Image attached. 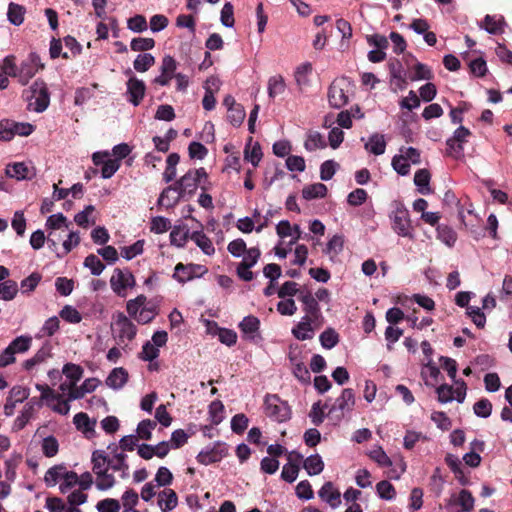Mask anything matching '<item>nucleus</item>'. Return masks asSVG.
Here are the masks:
<instances>
[{
    "label": "nucleus",
    "mask_w": 512,
    "mask_h": 512,
    "mask_svg": "<svg viewBox=\"0 0 512 512\" xmlns=\"http://www.w3.org/2000/svg\"><path fill=\"white\" fill-rule=\"evenodd\" d=\"M299 300L303 303L305 313L312 314L313 316L322 315L317 299L310 292L301 293Z\"/></svg>",
    "instance_id": "c85d7f7f"
},
{
    "label": "nucleus",
    "mask_w": 512,
    "mask_h": 512,
    "mask_svg": "<svg viewBox=\"0 0 512 512\" xmlns=\"http://www.w3.org/2000/svg\"><path fill=\"white\" fill-rule=\"evenodd\" d=\"M92 471L96 476L95 485L98 490L106 491L115 485V477L109 473L108 456L103 450H95L91 456Z\"/></svg>",
    "instance_id": "f03ea898"
},
{
    "label": "nucleus",
    "mask_w": 512,
    "mask_h": 512,
    "mask_svg": "<svg viewBox=\"0 0 512 512\" xmlns=\"http://www.w3.org/2000/svg\"><path fill=\"white\" fill-rule=\"evenodd\" d=\"M265 414L272 420L282 423L290 419L291 409L286 401L280 399L276 394H269L265 397Z\"/></svg>",
    "instance_id": "39448f33"
},
{
    "label": "nucleus",
    "mask_w": 512,
    "mask_h": 512,
    "mask_svg": "<svg viewBox=\"0 0 512 512\" xmlns=\"http://www.w3.org/2000/svg\"><path fill=\"white\" fill-rule=\"evenodd\" d=\"M239 329L243 334V338L248 341L258 343L262 340L259 332L260 320L253 315L244 317L243 320L239 323Z\"/></svg>",
    "instance_id": "ddd939ff"
},
{
    "label": "nucleus",
    "mask_w": 512,
    "mask_h": 512,
    "mask_svg": "<svg viewBox=\"0 0 512 512\" xmlns=\"http://www.w3.org/2000/svg\"><path fill=\"white\" fill-rule=\"evenodd\" d=\"M96 508L98 512H119L121 505L120 502L113 498H106L97 503Z\"/></svg>",
    "instance_id": "774afa93"
},
{
    "label": "nucleus",
    "mask_w": 512,
    "mask_h": 512,
    "mask_svg": "<svg viewBox=\"0 0 512 512\" xmlns=\"http://www.w3.org/2000/svg\"><path fill=\"white\" fill-rule=\"evenodd\" d=\"M437 399L440 403L446 404L456 400V387L449 384H441L436 388Z\"/></svg>",
    "instance_id": "37998d69"
},
{
    "label": "nucleus",
    "mask_w": 512,
    "mask_h": 512,
    "mask_svg": "<svg viewBox=\"0 0 512 512\" xmlns=\"http://www.w3.org/2000/svg\"><path fill=\"white\" fill-rule=\"evenodd\" d=\"M73 424L86 438H92L95 435L96 420L90 419L86 413H77L73 418Z\"/></svg>",
    "instance_id": "f3484780"
},
{
    "label": "nucleus",
    "mask_w": 512,
    "mask_h": 512,
    "mask_svg": "<svg viewBox=\"0 0 512 512\" xmlns=\"http://www.w3.org/2000/svg\"><path fill=\"white\" fill-rule=\"evenodd\" d=\"M429 183L430 173L427 169H420L415 173L414 184L417 186V190L420 194L428 195L432 192Z\"/></svg>",
    "instance_id": "c756f323"
},
{
    "label": "nucleus",
    "mask_w": 512,
    "mask_h": 512,
    "mask_svg": "<svg viewBox=\"0 0 512 512\" xmlns=\"http://www.w3.org/2000/svg\"><path fill=\"white\" fill-rule=\"evenodd\" d=\"M312 73V65L309 62L299 65L294 73L296 84L300 89L309 85V76Z\"/></svg>",
    "instance_id": "2f4dec72"
},
{
    "label": "nucleus",
    "mask_w": 512,
    "mask_h": 512,
    "mask_svg": "<svg viewBox=\"0 0 512 512\" xmlns=\"http://www.w3.org/2000/svg\"><path fill=\"white\" fill-rule=\"evenodd\" d=\"M158 314V307L156 304L151 302H146L145 306L139 311V314L136 316L135 320L140 324H147L151 322L156 315Z\"/></svg>",
    "instance_id": "e433bc0d"
},
{
    "label": "nucleus",
    "mask_w": 512,
    "mask_h": 512,
    "mask_svg": "<svg viewBox=\"0 0 512 512\" xmlns=\"http://www.w3.org/2000/svg\"><path fill=\"white\" fill-rule=\"evenodd\" d=\"M202 179L207 180V173L206 170L201 167L189 170L174 184L186 198L194 195Z\"/></svg>",
    "instance_id": "423d86ee"
},
{
    "label": "nucleus",
    "mask_w": 512,
    "mask_h": 512,
    "mask_svg": "<svg viewBox=\"0 0 512 512\" xmlns=\"http://www.w3.org/2000/svg\"><path fill=\"white\" fill-rule=\"evenodd\" d=\"M190 239L202 250L206 255H213L215 248L210 238L203 231H194L190 235Z\"/></svg>",
    "instance_id": "b1692460"
},
{
    "label": "nucleus",
    "mask_w": 512,
    "mask_h": 512,
    "mask_svg": "<svg viewBox=\"0 0 512 512\" xmlns=\"http://www.w3.org/2000/svg\"><path fill=\"white\" fill-rule=\"evenodd\" d=\"M319 497L335 509L341 504V494L338 489L334 487L332 482H325L318 491Z\"/></svg>",
    "instance_id": "dca6fc26"
},
{
    "label": "nucleus",
    "mask_w": 512,
    "mask_h": 512,
    "mask_svg": "<svg viewBox=\"0 0 512 512\" xmlns=\"http://www.w3.org/2000/svg\"><path fill=\"white\" fill-rule=\"evenodd\" d=\"M504 21L502 18L497 19L495 16L486 15L481 27L490 34H499L503 31Z\"/></svg>",
    "instance_id": "a18cd8bd"
},
{
    "label": "nucleus",
    "mask_w": 512,
    "mask_h": 512,
    "mask_svg": "<svg viewBox=\"0 0 512 512\" xmlns=\"http://www.w3.org/2000/svg\"><path fill=\"white\" fill-rule=\"evenodd\" d=\"M32 345V337L29 335H21L16 337L8 346L16 353H24L30 349Z\"/></svg>",
    "instance_id": "09e8293b"
},
{
    "label": "nucleus",
    "mask_w": 512,
    "mask_h": 512,
    "mask_svg": "<svg viewBox=\"0 0 512 512\" xmlns=\"http://www.w3.org/2000/svg\"><path fill=\"white\" fill-rule=\"evenodd\" d=\"M6 175L17 180L31 179L35 172L32 167L23 162H17L6 167Z\"/></svg>",
    "instance_id": "6ab92c4d"
},
{
    "label": "nucleus",
    "mask_w": 512,
    "mask_h": 512,
    "mask_svg": "<svg viewBox=\"0 0 512 512\" xmlns=\"http://www.w3.org/2000/svg\"><path fill=\"white\" fill-rule=\"evenodd\" d=\"M224 406L220 401H213L209 405L210 421L213 425H218L224 419Z\"/></svg>",
    "instance_id": "0e129e2a"
},
{
    "label": "nucleus",
    "mask_w": 512,
    "mask_h": 512,
    "mask_svg": "<svg viewBox=\"0 0 512 512\" xmlns=\"http://www.w3.org/2000/svg\"><path fill=\"white\" fill-rule=\"evenodd\" d=\"M123 511H137L135 506L139 502V495L133 489L126 490L121 497Z\"/></svg>",
    "instance_id": "603ef678"
},
{
    "label": "nucleus",
    "mask_w": 512,
    "mask_h": 512,
    "mask_svg": "<svg viewBox=\"0 0 512 512\" xmlns=\"http://www.w3.org/2000/svg\"><path fill=\"white\" fill-rule=\"evenodd\" d=\"M327 193V187L322 183H314L303 188L302 195L306 200L323 198Z\"/></svg>",
    "instance_id": "4c0bfd02"
},
{
    "label": "nucleus",
    "mask_w": 512,
    "mask_h": 512,
    "mask_svg": "<svg viewBox=\"0 0 512 512\" xmlns=\"http://www.w3.org/2000/svg\"><path fill=\"white\" fill-rule=\"evenodd\" d=\"M348 100V84L346 81H333L328 90V101L330 106L340 109L348 103Z\"/></svg>",
    "instance_id": "f8f14e48"
},
{
    "label": "nucleus",
    "mask_w": 512,
    "mask_h": 512,
    "mask_svg": "<svg viewBox=\"0 0 512 512\" xmlns=\"http://www.w3.org/2000/svg\"><path fill=\"white\" fill-rule=\"evenodd\" d=\"M135 285V277L128 269H114L110 278V287L117 296L125 298L128 295V289Z\"/></svg>",
    "instance_id": "0eeeda50"
},
{
    "label": "nucleus",
    "mask_w": 512,
    "mask_h": 512,
    "mask_svg": "<svg viewBox=\"0 0 512 512\" xmlns=\"http://www.w3.org/2000/svg\"><path fill=\"white\" fill-rule=\"evenodd\" d=\"M18 293V285L13 280H7L0 283V298L10 301L15 298Z\"/></svg>",
    "instance_id": "3c124183"
},
{
    "label": "nucleus",
    "mask_w": 512,
    "mask_h": 512,
    "mask_svg": "<svg viewBox=\"0 0 512 512\" xmlns=\"http://www.w3.org/2000/svg\"><path fill=\"white\" fill-rule=\"evenodd\" d=\"M245 116V109L239 104L229 109L227 119L233 126L238 127L243 123Z\"/></svg>",
    "instance_id": "4d7b16f0"
},
{
    "label": "nucleus",
    "mask_w": 512,
    "mask_h": 512,
    "mask_svg": "<svg viewBox=\"0 0 512 512\" xmlns=\"http://www.w3.org/2000/svg\"><path fill=\"white\" fill-rule=\"evenodd\" d=\"M226 453V449L218 445L213 448L200 451L197 455V461L203 465H209L219 462L226 455Z\"/></svg>",
    "instance_id": "aec40b11"
},
{
    "label": "nucleus",
    "mask_w": 512,
    "mask_h": 512,
    "mask_svg": "<svg viewBox=\"0 0 512 512\" xmlns=\"http://www.w3.org/2000/svg\"><path fill=\"white\" fill-rule=\"evenodd\" d=\"M441 366L443 369L447 371L448 376L451 378V380L454 382L456 386V401L458 403H463L466 398L467 393V385L462 379L456 378L457 373V363L454 359L441 356L439 359Z\"/></svg>",
    "instance_id": "9b49d317"
},
{
    "label": "nucleus",
    "mask_w": 512,
    "mask_h": 512,
    "mask_svg": "<svg viewBox=\"0 0 512 512\" xmlns=\"http://www.w3.org/2000/svg\"><path fill=\"white\" fill-rule=\"evenodd\" d=\"M190 231L185 226H176L170 233V242L177 247H184L188 239H190Z\"/></svg>",
    "instance_id": "7c9ffc66"
},
{
    "label": "nucleus",
    "mask_w": 512,
    "mask_h": 512,
    "mask_svg": "<svg viewBox=\"0 0 512 512\" xmlns=\"http://www.w3.org/2000/svg\"><path fill=\"white\" fill-rule=\"evenodd\" d=\"M70 402L71 401H68V397L63 399L61 394H54L52 397H50L49 400H47V403L51 409L61 415H67L69 413Z\"/></svg>",
    "instance_id": "72a5a7b5"
},
{
    "label": "nucleus",
    "mask_w": 512,
    "mask_h": 512,
    "mask_svg": "<svg viewBox=\"0 0 512 512\" xmlns=\"http://www.w3.org/2000/svg\"><path fill=\"white\" fill-rule=\"evenodd\" d=\"M111 330L116 344L123 351L130 350L129 344L134 340L137 334L136 325L122 312H118L113 317Z\"/></svg>",
    "instance_id": "f257e3e1"
},
{
    "label": "nucleus",
    "mask_w": 512,
    "mask_h": 512,
    "mask_svg": "<svg viewBox=\"0 0 512 512\" xmlns=\"http://www.w3.org/2000/svg\"><path fill=\"white\" fill-rule=\"evenodd\" d=\"M146 91L145 83L136 78L130 77L127 81V97L128 101L134 106H138L142 101Z\"/></svg>",
    "instance_id": "2eb2a0df"
},
{
    "label": "nucleus",
    "mask_w": 512,
    "mask_h": 512,
    "mask_svg": "<svg viewBox=\"0 0 512 512\" xmlns=\"http://www.w3.org/2000/svg\"><path fill=\"white\" fill-rule=\"evenodd\" d=\"M389 217L392 223V229L397 235L410 239L413 238V227L411 225L409 212L403 204L395 203L394 209Z\"/></svg>",
    "instance_id": "20e7f679"
},
{
    "label": "nucleus",
    "mask_w": 512,
    "mask_h": 512,
    "mask_svg": "<svg viewBox=\"0 0 512 512\" xmlns=\"http://www.w3.org/2000/svg\"><path fill=\"white\" fill-rule=\"evenodd\" d=\"M1 70L7 77H13L17 79L19 66L16 65L15 56H6L1 63Z\"/></svg>",
    "instance_id": "680f3d73"
},
{
    "label": "nucleus",
    "mask_w": 512,
    "mask_h": 512,
    "mask_svg": "<svg viewBox=\"0 0 512 512\" xmlns=\"http://www.w3.org/2000/svg\"><path fill=\"white\" fill-rule=\"evenodd\" d=\"M183 198H185L183 194L177 189L175 184H173L162 191L158 198V205L171 208L177 205Z\"/></svg>",
    "instance_id": "a211bd4d"
},
{
    "label": "nucleus",
    "mask_w": 512,
    "mask_h": 512,
    "mask_svg": "<svg viewBox=\"0 0 512 512\" xmlns=\"http://www.w3.org/2000/svg\"><path fill=\"white\" fill-rule=\"evenodd\" d=\"M262 156L263 154L259 143H253L252 138H249L244 149V159L256 167L261 161Z\"/></svg>",
    "instance_id": "393cba45"
},
{
    "label": "nucleus",
    "mask_w": 512,
    "mask_h": 512,
    "mask_svg": "<svg viewBox=\"0 0 512 512\" xmlns=\"http://www.w3.org/2000/svg\"><path fill=\"white\" fill-rule=\"evenodd\" d=\"M62 373L66 376L68 381L77 384V382L82 378L84 370L77 364L67 363L62 369Z\"/></svg>",
    "instance_id": "49530a36"
},
{
    "label": "nucleus",
    "mask_w": 512,
    "mask_h": 512,
    "mask_svg": "<svg viewBox=\"0 0 512 512\" xmlns=\"http://www.w3.org/2000/svg\"><path fill=\"white\" fill-rule=\"evenodd\" d=\"M422 377L425 379V384L428 386H435L440 375L439 368L429 359L421 371Z\"/></svg>",
    "instance_id": "473e14b6"
},
{
    "label": "nucleus",
    "mask_w": 512,
    "mask_h": 512,
    "mask_svg": "<svg viewBox=\"0 0 512 512\" xmlns=\"http://www.w3.org/2000/svg\"><path fill=\"white\" fill-rule=\"evenodd\" d=\"M66 472V468L63 465H55L49 468L44 476L46 485L49 487L55 486L60 480L63 479Z\"/></svg>",
    "instance_id": "c9c22d12"
},
{
    "label": "nucleus",
    "mask_w": 512,
    "mask_h": 512,
    "mask_svg": "<svg viewBox=\"0 0 512 512\" xmlns=\"http://www.w3.org/2000/svg\"><path fill=\"white\" fill-rule=\"evenodd\" d=\"M471 136V131L464 127L459 126L453 135L446 140V153L454 159H462L464 157V144L468 142Z\"/></svg>",
    "instance_id": "6e6552de"
},
{
    "label": "nucleus",
    "mask_w": 512,
    "mask_h": 512,
    "mask_svg": "<svg viewBox=\"0 0 512 512\" xmlns=\"http://www.w3.org/2000/svg\"><path fill=\"white\" fill-rule=\"evenodd\" d=\"M432 77H433V73L430 70V68L427 65H425V64L417 62L414 65V72L410 76V79L412 81L430 80V79H432Z\"/></svg>",
    "instance_id": "69168bd1"
},
{
    "label": "nucleus",
    "mask_w": 512,
    "mask_h": 512,
    "mask_svg": "<svg viewBox=\"0 0 512 512\" xmlns=\"http://www.w3.org/2000/svg\"><path fill=\"white\" fill-rule=\"evenodd\" d=\"M217 82H218V80L216 78L208 79L206 82L207 86L205 87V94L202 99V105H203V108L207 111H211L215 108L216 99L214 97V94H213V91H212L210 85L218 88Z\"/></svg>",
    "instance_id": "58836bf2"
},
{
    "label": "nucleus",
    "mask_w": 512,
    "mask_h": 512,
    "mask_svg": "<svg viewBox=\"0 0 512 512\" xmlns=\"http://www.w3.org/2000/svg\"><path fill=\"white\" fill-rule=\"evenodd\" d=\"M94 211L95 207L93 205H88L75 215L74 221L80 227L87 228L90 224L95 223V219H90Z\"/></svg>",
    "instance_id": "8fccbe9b"
},
{
    "label": "nucleus",
    "mask_w": 512,
    "mask_h": 512,
    "mask_svg": "<svg viewBox=\"0 0 512 512\" xmlns=\"http://www.w3.org/2000/svg\"><path fill=\"white\" fill-rule=\"evenodd\" d=\"M41 448L46 457H54L59 450L58 440L54 436H47L43 439Z\"/></svg>",
    "instance_id": "13d9d810"
},
{
    "label": "nucleus",
    "mask_w": 512,
    "mask_h": 512,
    "mask_svg": "<svg viewBox=\"0 0 512 512\" xmlns=\"http://www.w3.org/2000/svg\"><path fill=\"white\" fill-rule=\"evenodd\" d=\"M289 359L293 366V374L295 377L303 383L309 382L310 373L305 364L299 361L296 356H290Z\"/></svg>",
    "instance_id": "79ce46f5"
},
{
    "label": "nucleus",
    "mask_w": 512,
    "mask_h": 512,
    "mask_svg": "<svg viewBox=\"0 0 512 512\" xmlns=\"http://www.w3.org/2000/svg\"><path fill=\"white\" fill-rule=\"evenodd\" d=\"M194 265L178 263L175 266L173 278L180 283H185L193 278Z\"/></svg>",
    "instance_id": "a19ab883"
},
{
    "label": "nucleus",
    "mask_w": 512,
    "mask_h": 512,
    "mask_svg": "<svg viewBox=\"0 0 512 512\" xmlns=\"http://www.w3.org/2000/svg\"><path fill=\"white\" fill-rule=\"evenodd\" d=\"M303 467L309 476H315L323 471L324 462L319 454H313L303 461Z\"/></svg>",
    "instance_id": "bb28decb"
},
{
    "label": "nucleus",
    "mask_w": 512,
    "mask_h": 512,
    "mask_svg": "<svg viewBox=\"0 0 512 512\" xmlns=\"http://www.w3.org/2000/svg\"><path fill=\"white\" fill-rule=\"evenodd\" d=\"M59 314L60 317L68 323L77 324L82 320V316L79 311L70 305L64 306Z\"/></svg>",
    "instance_id": "338daca9"
},
{
    "label": "nucleus",
    "mask_w": 512,
    "mask_h": 512,
    "mask_svg": "<svg viewBox=\"0 0 512 512\" xmlns=\"http://www.w3.org/2000/svg\"><path fill=\"white\" fill-rule=\"evenodd\" d=\"M319 340L323 348L332 349L339 342V337L334 329L328 328L320 334Z\"/></svg>",
    "instance_id": "864d4df0"
},
{
    "label": "nucleus",
    "mask_w": 512,
    "mask_h": 512,
    "mask_svg": "<svg viewBox=\"0 0 512 512\" xmlns=\"http://www.w3.org/2000/svg\"><path fill=\"white\" fill-rule=\"evenodd\" d=\"M156 425V421L150 419L142 420L137 426L138 437L143 440H150Z\"/></svg>",
    "instance_id": "bf43d9fd"
},
{
    "label": "nucleus",
    "mask_w": 512,
    "mask_h": 512,
    "mask_svg": "<svg viewBox=\"0 0 512 512\" xmlns=\"http://www.w3.org/2000/svg\"><path fill=\"white\" fill-rule=\"evenodd\" d=\"M43 68L44 65L41 63L39 55L35 52H31L19 66L17 74L18 82L21 85H26L36 73Z\"/></svg>",
    "instance_id": "1a4fd4ad"
},
{
    "label": "nucleus",
    "mask_w": 512,
    "mask_h": 512,
    "mask_svg": "<svg viewBox=\"0 0 512 512\" xmlns=\"http://www.w3.org/2000/svg\"><path fill=\"white\" fill-rule=\"evenodd\" d=\"M355 406V394L351 388L342 390L341 395L335 400L329 410V414L334 415L341 420L346 414L350 413Z\"/></svg>",
    "instance_id": "9d476101"
},
{
    "label": "nucleus",
    "mask_w": 512,
    "mask_h": 512,
    "mask_svg": "<svg viewBox=\"0 0 512 512\" xmlns=\"http://www.w3.org/2000/svg\"><path fill=\"white\" fill-rule=\"evenodd\" d=\"M268 95L270 98H275L282 95L286 90V83L281 75L272 76L268 80Z\"/></svg>",
    "instance_id": "f704fd0d"
},
{
    "label": "nucleus",
    "mask_w": 512,
    "mask_h": 512,
    "mask_svg": "<svg viewBox=\"0 0 512 512\" xmlns=\"http://www.w3.org/2000/svg\"><path fill=\"white\" fill-rule=\"evenodd\" d=\"M25 8L19 4L11 2L8 6L7 17L11 24L19 26L24 21Z\"/></svg>",
    "instance_id": "ea45409f"
},
{
    "label": "nucleus",
    "mask_w": 512,
    "mask_h": 512,
    "mask_svg": "<svg viewBox=\"0 0 512 512\" xmlns=\"http://www.w3.org/2000/svg\"><path fill=\"white\" fill-rule=\"evenodd\" d=\"M365 149L377 156L384 154L386 149L384 136L378 133L372 134L365 143Z\"/></svg>",
    "instance_id": "cd10ccee"
},
{
    "label": "nucleus",
    "mask_w": 512,
    "mask_h": 512,
    "mask_svg": "<svg viewBox=\"0 0 512 512\" xmlns=\"http://www.w3.org/2000/svg\"><path fill=\"white\" fill-rule=\"evenodd\" d=\"M71 223L68 221L67 217L62 213H56L50 215L45 223L46 229L48 233L53 231L55 233L56 230L64 229L69 230Z\"/></svg>",
    "instance_id": "a878e982"
},
{
    "label": "nucleus",
    "mask_w": 512,
    "mask_h": 512,
    "mask_svg": "<svg viewBox=\"0 0 512 512\" xmlns=\"http://www.w3.org/2000/svg\"><path fill=\"white\" fill-rule=\"evenodd\" d=\"M325 146V140L318 132H310L304 143V147L307 151H314L316 149L324 148Z\"/></svg>",
    "instance_id": "5fc2aeb1"
},
{
    "label": "nucleus",
    "mask_w": 512,
    "mask_h": 512,
    "mask_svg": "<svg viewBox=\"0 0 512 512\" xmlns=\"http://www.w3.org/2000/svg\"><path fill=\"white\" fill-rule=\"evenodd\" d=\"M302 461L303 456L300 453L296 451L289 452L288 463L283 466L281 478L288 483L294 482L298 477L299 464Z\"/></svg>",
    "instance_id": "4468645a"
},
{
    "label": "nucleus",
    "mask_w": 512,
    "mask_h": 512,
    "mask_svg": "<svg viewBox=\"0 0 512 512\" xmlns=\"http://www.w3.org/2000/svg\"><path fill=\"white\" fill-rule=\"evenodd\" d=\"M113 456L111 458L108 457L109 468L114 472H121V477L125 478L128 476L129 466L126 462V454L123 452H118V447L115 446L113 449Z\"/></svg>",
    "instance_id": "412c9836"
},
{
    "label": "nucleus",
    "mask_w": 512,
    "mask_h": 512,
    "mask_svg": "<svg viewBox=\"0 0 512 512\" xmlns=\"http://www.w3.org/2000/svg\"><path fill=\"white\" fill-rule=\"evenodd\" d=\"M128 381V372L123 367L112 369L105 380L106 385L114 390H119L124 387Z\"/></svg>",
    "instance_id": "4be33fe9"
},
{
    "label": "nucleus",
    "mask_w": 512,
    "mask_h": 512,
    "mask_svg": "<svg viewBox=\"0 0 512 512\" xmlns=\"http://www.w3.org/2000/svg\"><path fill=\"white\" fill-rule=\"evenodd\" d=\"M27 109L37 113L45 111L50 103V94L43 80H36L28 89L23 91Z\"/></svg>",
    "instance_id": "7ed1b4c3"
},
{
    "label": "nucleus",
    "mask_w": 512,
    "mask_h": 512,
    "mask_svg": "<svg viewBox=\"0 0 512 512\" xmlns=\"http://www.w3.org/2000/svg\"><path fill=\"white\" fill-rule=\"evenodd\" d=\"M155 63V58L150 53L139 54L133 62V67L138 72H146Z\"/></svg>",
    "instance_id": "de8ad7c7"
},
{
    "label": "nucleus",
    "mask_w": 512,
    "mask_h": 512,
    "mask_svg": "<svg viewBox=\"0 0 512 512\" xmlns=\"http://www.w3.org/2000/svg\"><path fill=\"white\" fill-rule=\"evenodd\" d=\"M178 504V497L174 490L164 489L158 494V506L162 512L173 510Z\"/></svg>",
    "instance_id": "5701e85b"
},
{
    "label": "nucleus",
    "mask_w": 512,
    "mask_h": 512,
    "mask_svg": "<svg viewBox=\"0 0 512 512\" xmlns=\"http://www.w3.org/2000/svg\"><path fill=\"white\" fill-rule=\"evenodd\" d=\"M437 237L440 241L449 247L454 246L457 240L456 232L447 225H439L437 227Z\"/></svg>",
    "instance_id": "c03bdc74"
},
{
    "label": "nucleus",
    "mask_w": 512,
    "mask_h": 512,
    "mask_svg": "<svg viewBox=\"0 0 512 512\" xmlns=\"http://www.w3.org/2000/svg\"><path fill=\"white\" fill-rule=\"evenodd\" d=\"M84 266L88 268L91 271V273L95 276L100 275L105 269V265L94 254H90L85 258Z\"/></svg>",
    "instance_id": "e2e57ef3"
},
{
    "label": "nucleus",
    "mask_w": 512,
    "mask_h": 512,
    "mask_svg": "<svg viewBox=\"0 0 512 512\" xmlns=\"http://www.w3.org/2000/svg\"><path fill=\"white\" fill-rule=\"evenodd\" d=\"M292 334L298 340H310L314 337L315 328L310 327L309 325H305L304 323H298L295 327H293Z\"/></svg>",
    "instance_id": "6e6d98bb"
},
{
    "label": "nucleus",
    "mask_w": 512,
    "mask_h": 512,
    "mask_svg": "<svg viewBox=\"0 0 512 512\" xmlns=\"http://www.w3.org/2000/svg\"><path fill=\"white\" fill-rule=\"evenodd\" d=\"M455 501L459 506H461L463 512H470L473 510L474 498L468 490H461Z\"/></svg>",
    "instance_id": "052dcab7"
}]
</instances>
